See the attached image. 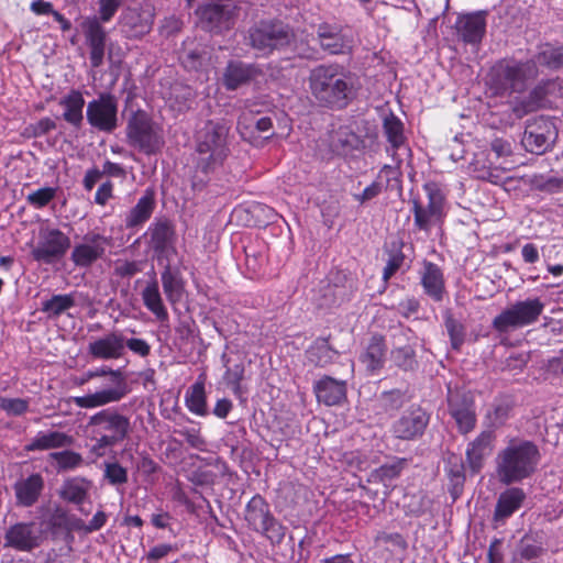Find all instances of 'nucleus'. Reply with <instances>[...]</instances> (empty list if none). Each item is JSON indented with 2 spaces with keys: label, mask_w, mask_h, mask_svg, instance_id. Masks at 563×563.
<instances>
[{
  "label": "nucleus",
  "mask_w": 563,
  "mask_h": 563,
  "mask_svg": "<svg viewBox=\"0 0 563 563\" xmlns=\"http://www.w3.org/2000/svg\"><path fill=\"white\" fill-rule=\"evenodd\" d=\"M486 11L459 15L455 22L459 38L466 44H479L486 33Z\"/></svg>",
  "instance_id": "nucleus-21"
},
{
  "label": "nucleus",
  "mask_w": 563,
  "mask_h": 563,
  "mask_svg": "<svg viewBox=\"0 0 563 563\" xmlns=\"http://www.w3.org/2000/svg\"><path fill=\"white\" fill-rule=\"evenodd\" d=\"M110 243L111 238L88 232L82 236V242L74 246L70 260L78 267H90L96 261L104 256L106 249Z\"/></svg>",
  "instance_id": "nucleus-16"
},
{
  "label": "nucleus",
  "mask_w": 563,
  "mask_h": 563,
  "mask_svg": "<svg viewBox=\"0 0 563 563\" xmlns=\"http://www.w3.org/2000/svg\"><path fill=\"white\" fill-rule=\"evenodd\" d=\"M222 361L224 363V366L227 367V371L224 373V380L229 386L232 387V389L238 393L241 388V382L244 378V364L242 362L234 363L233 365H230L231 358L228 357V355L224 353L222 354Z\"/></svg>",
  "instance_id": "nucleus-56"
},
{
  "label": "nucleus",
  "mask_w": 563,
  "mask_h": 563,
  "mask_svg": "<svg viewBox=\"0 0 563 563\" xmlns=\"http://www.w3.org/2000/svg\"><path fill=\"white\" fill-rule=\"evenodd\" d=\"M126 143L146 155H155L164 146L162 129L144 110L132 111L125 126Z\"/></svg>",
  "instance_id": "nucleus-7"
},
{
  "label": "nucleus",
  "mask_w": 563,
  "mask_h": 563,
  "mask_svg": "<svg viewBox=\"0 0 563 563\" xmlns=\"http://www.w3.org/2000/svg\"><path fill=\"white\" fill-rule=\"evenodd\" d=\"M536 64L547 66L551 69L563 67V46H552L545 44L536 57Z\"/></svg>",
  "instance_id": "nucleus-51"
},
{
  "label": "nucleus",
  "mask_w": 563,
  "mask_h": 563,
  "mask_svg": "<svg viewBox=\"0 0 563 563\" xmlns=\"http://www.w3.org/2000/svg\"><path fill=\"white\" fill-rule=\"evenodd\" d=\"M96 15L86 16L80 26L85 36V43L89 48V60L93 68H99L103 64L104 53L108 41V32Z\"/></svg>",
  "instance_id": "nucleus-15"
},
{
  "label": "nucleus",
  "mask_w": 563,
  "mask_h": 563,
  "mask_svg": "<svg viewBox=\"0 0 563 563\" xmlns=\"http://www.w3.org/2000/svg\"><path fill=\"white\" fill-rule=\"evenodd\" d=\"M317 37L321 48L330 54H343L351 48V41L343 34V26L338 23L318 24Z\"/></svg>",
  "instance_id": "nucleus-22"
},
{
  "label": "nucleus",
  "mask_w": 563,
  "mask_h": 563,
  "mask_svg": "<svg viewBox=\"0 0 563 563\" xmlns=\"http://www.w3.org/2000/svg\"><path fill=\"white\" fill-rule=\"evenodd\" d=\"M244 518L251 529L265 536L272 544H280L286 527L274 517L268 503L258 494L253 496L245 507Z\"/></svg>",
  "instance_id": "nucleus-9"
},
{
  "label": "nucleus",
  "mask_w": 563,
  "mask_h": 563,
  "mask_svg": "<svg viewBox=\"0 0 563 563\" xmlns=\"http://www.w3.org/2000/svg\"><path fill=\"white\" fill-rule=\"evenodd\" d=\"M91 486L92 482L86 477L77 476L66 479L59 489V497L69 504L78 506V510L81 514L88 515L89 510H86L82 504L88 499Z\"/></svg>",
  "instance_id": "nucleus-29"
},
{
  "label": "nucleus",
  "mask_w": 563,
  "mask_h": 563,
  "mask_svg": "<svg viewBox=\"0 0 563 563\" xmlns=\"http://www.w3.org/2000/svg\"><path fill=\"white\" fill-rule=\"evenodd\" d=\"M555 137L556 130L553 121L541 115L527 122L521 142L528 152L542 155L552 148Z\"/></svg>",
  "instance_id": "nucleus-14"
},
{
  "label": "nucleus",
  "mask_w": 563,
  "mask_h": 563,
  "mask_svg": "<svg viewBox=\"0 0 563 563\" xmlns=\"http://www.w3.org/2000/svg\"><path fill=\"white\" fill-rule=\"evenodd\" d=\"M155 10L151 4L125 8L118 20L121 34L128 40H140L152 31Z\"/></svg>",
  "instance_id": "nucleus-13"
},
{
  "label": "nucleus",
  "mask_w": 563,
  "mask_h": 563,
  "mask_svg": "<svg viewBox=\"0 0 563 563\" xmlns=\"http://www.w3.org/2000/svg\"><path fill=\"white\" fill-rule=\"evenodd\" d=\"M407 464L406 459H394L372 472V477L385 482L398 477Z\"/></svg>",
  "instance_id": "nucleus-54"
},
{
  "label": "nucleus",
  "mask_w": 563,
  "mask_h": 563,
  "mask_svg": "<svg viewBox=\"0 0 563 563\" xmlns=\"http://www.w3.org/2000/svg\"><path fill=\"white\" fill-rule=\"evenodd\" d=\"M540 457V451L532 441L511 440L496 459L500 482L509 485L530 477L536 472Z\"/></svg>",
  "instance_id": "nucleus-4"
},
{
  "label": "nucleus",
  "mask_w": 563,
  "mask_h": 563,
  "mask_svg": "<svg viewBox=\"0 0 563 563\" xmlns=\"http://www.w3.org/2000/svg\"><path fill=\"white\" fill-rule=\"evenodd\" d=\"M230 126L223 121H208L198 133L196 141L195 174L191 178L194 190L201 191L213 174L230 154Z\"/></svg>",
  "instance_id": "nucleus-1"
},
{
  "label": "nucleus",
  "mask_w": 563,
  "mask_h": 563,
  "mask_svg": "<svg viewBox=\"0 0 563 563\" xmlns=\"http://www.w3.org/2000/svg\"><path fill=\"white\" fill-rule=\"evenodd\" d=\"M103 479L114 487L123 486L129 481L128 470L119 462H106L103 468Z\"/></svg>",
  "instance_id": "nucleus-53"
},
{
  "label": "nucleus",
  "mask_w": 563,
  "mask_h": 563,
  "mask_svg": "<svg viewBox=\"0 0 563 563\" xmlns=\"http://www.w3.org/2000/svg\"><path fill=\"white\" fill-rule=\"evenodd\" d=\"M380 401L386 411H395L405 404V393L400 389L384 391Z\"/></svg>",
  "instance_id": "nucleus-62"
},
{
  "label": "nucleus",
  "mask_w": 563,
  "mask_h": 563,
  "mask_svg": "<svg viewBox=\"0 0 563 563\" xmlns=\"http://www.w3.org/2000/svg\"><path fill=\"white\" fill-rule=\"evenodd\" d=\"M387 346L385 339L380 334H373L364 350L360 355V362L371 374L379 372L386 361Z\"/></svg>",
  "instance_id": "nucleus-31"
},
{
  "label": "nucleus",
  "mask_w": 563,
  "mask_h": 563,
  "mask_svg": "<svg viewBox=\"0 0 563 563\" xmlns=\"http://www.w3.org/2000/svg\"><path fill=\"white\" fill-rule=\"evenodd\" d=\"M236 7L230 1L212 2L201 10V21L210 31L214 29H229L233 22Z\"/></svg>",
  "instance_id": "nucleus-25"
},
{
  "label": "nucleus",
  "mask_w": 563,
  "mask_h": 563,
  "mask_svg": "<svg viewBox=\"0 0 563 563\" xmlns=\"http://www.w3.org/2000/svg\"><path fill=\"white\" fill-rule=\"evenodd\" d=\"M448 411L461 434L472 432L477 423L475 395L462 386H448Z\"/></svg>",
  "instance_id": "nucleus-10"
},
{
  "label": "nucleus",
  "mask_w": 563,
  "mask_h": 563,
  "mask_svg": "<svg viewBox=\"0 0 563 563\" xmlns=\"http://www.w3.org/2000/svg\"><path fill=\"white\" fill-rule=\"evenodd\" d=\"M164 294L170 303L180 301L185 288V282L180 269L172 266L169 261L164 265L161 275Z\"/></svg>",
  "instance_id": "nucleus-40"
},
{
  "label": "nucleus",
  "mask_w": 563,
  "mask_h": 563,
  "mask_svg": "<svg viewBox=\"0 0 563 563\" xmlns=\"http://www.w3.org/2000/svg\"><path fill=\"white\" fill-rule=\"evenodd\" d=\"M423 189L428 197V205L423 206L428 210L429 216L437 217L442 220L444 217L445 196L437 183L430 181L423 185Z\"/></svg>",
  "instance_id": "nucleus-45"
},
{
  "label": "nucleus",
  "mask_w": 563,
  "mask_h": 563,
  "mask_svg": "<svg viewBox=\"0 0 563 563\" xmlns=\"http://www.w3.org/2000/svg\"><path fill=\"white\" fill-rule=\"evenodd\" d=\"M57 188L43 187L26 196V201L30 206L36 209L46 207L55 197Z\"/></svg>",
  "instance_id": "nucleus-59"
},
{
  "label": "nucleus",
  "mask_w": 563,
  "mask_h": 563,
  "mask_svg": "<svg viewBox=\"0 0 563 563\" xmlns=\"http://www.w3.org/2000/svg\"><path fill=\"white\" fill-rule=\"evenodd\" d=\"M525 499L526 494L522 488L510 487L504 490L497 499L494 520L496 522H504L521 508Z\"/></svg>",
  "instance_id": "nucleus-33"
},
{
  "label": "nucleus",
  "mask_w": 563,
  "mask_h": 563,
  "mask_svg": "<svg viewBox=\"0 0 563 563\" xmlns=\"http://www.w3.org/2000/svg\"><path fill=\"white\" fill-rule=\"evenodd\" d=\"M273 129V120L269 115L258 117L252 111L243 112L238 120L236 130L244 140L254 137V133H267Z\"/></svg>",
  "instance_id": "nucleus-39"
},
{
  "label": "nucleus",
  "mask_w": 563,
  "mask_h": 563,
  "mask_svg": "<svg viewBox=\"0 0 563 563\" xmlns=\"http://www.w3.org/2000/svg\"><path fill=\"white\" fill-rule=\"evenodd\" d=\"M179 60L187 70H199L206 60V53L200 47L184 49L179 55Z\"/></svg>",
  "instance_id": "nucleus-58"
},
{
  "label": "nucleus",
  "mask_w": 563,
  "mask_h": 563,
  "mask_svg": "<svg viewBox=\"0 0 563 563\" xmlns=\"http://www.w3.org/2000/svg\"><path fill=\"white\" fill-rule=\"evenodd\" d=\"M70 247V239L59 229L40 231L37 244L32 247L31 256L43 264H54L60 261Z\"/></svg>",
  "instance_id": "nucleus-11"
},
{
  "label": "nucleus",
  "mask_w": 563,
  "mask_h": 563,
  "mask_svg": "<svg viewBox=\"0 0 563 563\" xmlns=\"http://www.w3.org/2000/svg\"><path fill=\"white\" fill-rule=\"evenodd\" d=\"M429 423L428 413L420 407H411L393 424V433L401 440H415L421 437Z\"/></svg>",
  "instance_id": "nucleus-20"
},
{
  "label": "nucleus",
  "mask_w": 563,
  "mask_h": 563,
  "mask_svg": "<svg viewBox=\"0 0 563 563\" xmlns=\"http://www.w3.org/2000/svg\"><path fill=\"white\" fill-rule=\"evenodd\" d=\"M86 118L91 128L112 133L118 128V99L109 92H102L87 104Z\"/></svg>",
  "instance_id": "nucleus-12"
},
{
  "label": "nucleus",
  "mask_w": 563,
  "mask_h": 563,
  "mask_svg": "<svg viewBox=\"0 0 563 563\" xmlns=\"http://www.w3.org/2000/svg\"><path fill=\"white\" fill-rule=\"evenodd\" d=\"M412 205V213L415 220V227L420 230L428 232L434 224L441 221V219L437 217H431L428 213V210L423 209V205L417 198L411 199Z\"/></svg>",
  "instance_id": "nucleus-55"
},
{
  "label": "nucleus",
  "mask_w": 563,
  "mask_h": 563,
  "mask_svg": "<svg viewBox=\"0 0 563 563\" xmlns=\"http://www.w3.org/2000/svg\"><path fill=\"white\" fill-rule=\"evenodd\" d=\"M128 393L129 387L126 382H120V384H113L112 388L98 390L85 396L74 397L73 401L79 408H97L112 402H118L124 398Z\"/></svg>",
  "instance_id": "nucleus-24"
},
{
  "label": "nucleus",
  "mask_w": 563,
  "mask_h": 563,
  "mask_svg": "<svg viewBox=\"0 0 563 563\" xmlns=\"http://www.w3.org/2000/svg\"><path fill=\"white\" fill-rule=\"evenodd\" d=\"M75 305V298L71 294L53 295L49 299L42 302L41 310L45 312L49 319H56Z\"/></svg>",
  "instance_id": "nucleus-46"
},
{
  "label": "nucleus",
  "mask_w": 563,
  "mask_h": 563,
  "mask_svg": "<svg viewBox=\"0 0 563 563\" xmlns=\"http://www.w3.org/2000/svg\"><path fill=\"white\" fill-rule=\"evenodd\" d=\"M0 409L9 416H21L29 409V401L22 398H7L0 396Z\"/></svg>",
  "instance_id": "nucleus-60"
},
{
  "label": "nucleus",
  "mask_w": 563,
  "mask_h": 563,
  "mask_svg": "<svg viewBox=\"0 0 563 563\" xmlns=\"http://www.w3.org/2000/svg\"><path fill=\"white\" fill-rule=\"evenodd\" d=\"M245 44L262 56L284 52L296 44L294 27L279 19H265L251 25L245 35Z\"/></svg>",
  "instance_id": "nucleus-5"
},
{
  "label": "nucleus",
  "mask_w": 563,
  "mask_h": 563,
  "mask_svg": "<svg viewBox=\"0 0 563 563\" xmlns=\"http://www.w3.org/2000/svg\"><path fill=\"white\" fill-rule=\"evenodd\" d=\"M186 405L192 413L198 416H206L208 413L205 385L202 383H196L190 387V391L186 397Z\"/></svg>",
  "instance_id": "nucleus-50"
},
{
  "label": "nucleus",
  "mask_w": 563,
  "mask_h": 563,
  "mask_svg": "<svg viewBox=\"0 0 563 563\" xmlns=\"http://www.w3.org/2000/svg\"><path fill=\"white\" fill-rule=\"evenodd\" d=\"M151 247L158 262L167 260L176 252V231L174 223L167 218L156 219L148 228Z\"/></svg>",
  "instance_id": "nucleus-17"
},
{
  "label": "nucleus",
  "mask_w": 563,
  "mask_h": 563,
  "mask_svg": "<svg viewBox=\"0 0 563 563\" xmlns=\"http://www.w3.org/2000/svg\"><path fill=\"white\" fill-rule=\"evenodd\" d=\"M421 285L426 295L437 302L443 300L445 294L442 269L434 263L424 261L421 273Z\"/></svg>",
  "instance_id": "nucleus-35"
},
{
  "label": "nucleus",
  "mask_w": 563,
  "mask_h": 563,
  "mask_svg": "<svg viewBox=\"0 0 563 563\" xmlns=\"http://www.w3.org/2000/svg\"><path fill=\"white\" fill-rule=\"evenodd\" d=\"M412 333L409 328H399L394 333L390 360L393 364L404 372H416L419 367L415 346L409 344V335Z\"/></svg>",
  "instance_id": "nucleus-19"
},
{
  "label": "nucleus",
  "mask_w": 563,
  "mask_h": 563,
  "mask_svg": "<svg viewBox=\"0 0 563 563\" xmlns=\"http://www.w3.org/2000/svg\"><path fill=\"white\" fill-rule=\"evenodd\" d=\"M514 409V402L510 398L504 397L495 399L492 409L486 413V420L490 428H499L506 423Z\"/></svg>",
  "instance_id": "nucleus-44"
},
{
  "label": "nucleus",
  "mask_w": 563,
  "mask_h": 563,
  "mask_svg": "<svg viewBox=\"0 0 563 563\" xmlns=\"http://www.w3.org/2000/svg\"><path fill=\"white\" fill-rule=\"evenodd\" d=\"M383 131L394 150L393 156H396L399 150L409 151V148L405 146L406 136L404 134V123L395 114L390 113L384 118Z\"/></svg>",
  "instance_id": "nucleus-42"
},
{
  "label": "nucleus",
  "mask_w": 563,
  "mask_h": 563,
  "mask_svg": "<svg viewBox=\"0 0 563 563\" xmlns=\"http://www.w3.org/2000/svg\"><path fill=\"white\" fill-rule=\"evenodd\" d=\"M545 549L536 536L526 533L518 542L511 556V563H538Z\"/></svg>",
  "instance_id": "nucleus-37"
},
{
  "label": "nucleus",
  "mask_w": 563,
  "mask_h": 563,
  "mask_svg": "<svg viewBox=\"0 0 563 563\" xmlns=\"http://www.w3.org/2000/svg\"><path fill=\"white\" fill-rule=\"evenodd\" d=\"M48 456L56 462L55 468L58 473L74 471L84 464L82 455L70 450L52 452Z\"/></svg>",
  "instance_id": "nucleus-48"
},
{
  "label": "nucleus",
  "mask_w": 563,
  "mask_h": 563,
  "mask_svg": "<svg viewBox=\"0 0 563 563\" xmlns=\"http://www.w3.org/2000/svg\"><path fill=\"white\" fill-rule=\"evenodd\" d=\"M126 347L132 353H134L141 357H147L151 354V345L143 339H137V338L126 339L123 335V343H122V354L123 355L125 353Z\"/></svg>",
  "instance_id": "nucleus-64"
},
{
  "label": "nucleus",
  "mask_w": 563,
  "mask_h": 563,
  "mask_svg": "<svg viewBox=\"0 0 563 563\" xmlns=\"http://www.w3.org/2000/svg\"><path fill=\"white\" fill-rule=\"evenodd\" d=\"M404 243L401 241H393L387 250L389 257L383 271V279L387 283L405 262V254L401 251Z\"/></svg>",
  "instance_id": "nucleus-49"
},
{
  "label": "nucleus",
  "mask_w": 563,
  "mask_h": 563,
  "mask_svg": "<svg viewBox=\"0 0 563 563\" xmlns=\"http://www.w3.org/2000/svg\"><path fill=\"white\" fill-rule=\"evenodd\" d=\"M336 351L329 344L328 338H318L308 350L309 360L317 366H325L332 362Z\"/></svg>",
  "instance_id": "nucleus-47"
},
{
  "label": "nucleus",
  "mask_w": 563,
  "mask_h": 563,
  "mask_svg": "<svg viewBox=\"0 0 563 563\" xmlns=\"http://www.w3.org/2000/svg\"><path fill=\"white\" fill-rule=\"evenodd\" d=\"M75 439L62 431L38 432L26 445L25 451H46L59 448H69L74 444Z\"/></svg>",
  "instance_id": "nucleus-36"
},
{
  "label": "nucleus",
  "mask_w": 563,
  "mask_h": 563,
  "mask_svg": "<svg viewBox=\"0 0 563 563\" xmlns=\"http://www.w3.org/2000/svg\"><path fill=\"white\" fill-rule=\"evenodd\" d=\"M537 75L538 68L533 60L500 62L487 74L486 85L494 96L522 92Z\"/></svg>",
  "instance_id": "nucleus-6"
},
{
  "label": "nucleus",
  "mask_w": 563,
  "mask_h": 563,
  "mask_svg": "<svg viewBox=\"0 0 563 563\" xmlns=\"http://www.w3.org/2000/svg\"><path fill=\"white\" fill-rule=\"evenodd\" d=\"M444 472L449 479L448 490L455 501L462 494L465 483V466L462 456L450 453L444 460Z\"/></svg>",
  "instance_id": "nucleus-34"
},
{
  "label": "nucleus",
  "mask_w": 563,
  "mask_h": 563,
  "mask_svg": "<svg viewBox=\"0 0 563 563\" xmlns=\"http://www.w3.org/2000/svg\"><path fill=\"white\" fill-rule=\"evenodd\" d=\"M550 86H552L551 82L539 84L527 96L517 99L512 104L515 117L521 119L531 112L545 108L549 102Z\"/></svg>",
  "instance_id": "nucleus-27"
},
{
  "label": "nucleus",
  "mask_w": 563,
  "mask_h": 563,
  "mask_svg": "<svg viewBox=\"0 0 563 563\" xmlns=\"http://www.w3.org/2000/svg\"><path fill=\"white\" fill-rule=\"evenodd\" d=\"M539 297L518 300L493 319L492 327L499 333L536 323L544 310Z\"/></svg>",
  "instance_id": "nucleus-8"
},
{
  "label": "nucleus",
  "mask_w": 563,
  "mask_h": 563,
  "mask_svg": "<svg viewBox=\"0 0 563 563\" xmlns=\"http://www.w3.org/2000/svg\"><path fill=\"white\" fill-rule=\"evenodd\" d=\"M531 186L539 191L554 194L563 190V179L559 177L534 175L530 180Z\"/></svg>",
  "instance_id": "nucleus-57"
},
{
  "label": "nucleus",
  "mask_w": 563,
  "mask_h": 563,
  "mask_svg": "<svg viewBox=\"0 0 563 563\" xmlns=\"http://www.w3.org/2000/svg\"><path fill=\"white\" fill-rule=\"evenodd\" d=\"M47 526L53 533L69 532L70 527L67 512L57 508L48 519Z\"/></svg>",
  "instance_id": "nucleus-63"
},
{
  "label": "nucleus",
  "mask_w": 563,
  "mask_h": 563,
  "mask_svg": "<svg viewBox=\"0 0 563 563\" xmlns=\"http://www.w3.org/2000/svg\"><path fill=\"white\" fill-rule=\"evenodd\" d=\"M86 429L95 441L90 452L98 457L125 441L133 430L130 418L115 408L102 409L89 417Z\"/></svg>",
  "instance_id": "nucleus-3"
},
{
  "label": "nucleus",
  "mask_w": 563,
  "mask_h": 563,
  "mask_svg": "<svg viewBox=\"0 0 563 563\" xmlns=\"http://www.w3.org/2000/svg\"><path fill=\"white\" fill-rule=\"evenodd\" d=\"M309 89L319 106L343 109L354 98V82L350 73L339 64H321L308 76Z\"/></svg>",
  "instance_id": "nucleus-2"
},
{
  "label": "nucleus",
  "mask_w": 563,
  "mask_h": 563,
  "mask_svg": "<svg viewBox=\"0 0 563 563\" xmlns=\"http://www.w3.org/2000/svg\"><path fill=\"white\" fill-rule=\"evenodd\" d=\"M13 489L19 506L32 507L44 489V479L41 474L34 473L24 479L18 481Z\"/></svg>",
  "instance_id": "nucleus-30"
},
{
  "label": "nucleus",
  "mask_w": 563,
  "mask_h": 563,
  "mask_svg": "<svg viewBox=\"0 0 563 563\" xmlns=\"http://www.w3.org/2000/svg\"><path fill=\"white\" fill-rule=\"evenodd\" d=\"M64 108L63 119L79 130L84 122L85 99L79 90L73 89L59 100Z\"/></svg>",
  "instance_id": "nucleus-38"
},
{
  "label": "nucleus",
  "mask_w": 563,
  "mask_h": 563,
  "mask_svg": "<svg viewBox=\"0 0 563 563\" xmlns=\"http://www.w3.org/2000/svg\"><path fill=\"white\" fill-rule=\"evenodd\" d=\"M346 382L324 375L313 386L319 402L327 406L340 405L346 398Z\"/></svg>",
  "instance_id": "nucleus-28"
},
{
  "label": "nucleus",
  "mask_w": 563,
  "mask_h": 563,
  "mask_svg": "<svg viewBox=\"0 0 563 563\" xmlns=\"http://www.w3.org/2000/svg\"><path fill=\"white\" fill-rule=\"evenodd\" d=\"M155 209V194L153 190H146L137 200L136 205L130 210L125 218V227L134 229L145 223Z\"/></svg>",
  "instance_id": "nucleus-41"
},
{
  "label": "nucleus",
  "mask_w": 563,
  "mask_h": 563,
  "mask_svg": "<svg viewBox=\"0 0 563 563\" xmlns=\"http://www.w3.org/2000/svg\"><path fill=\"white\" fill-rule=\"evenodd\" d=\"M142 272V262L118 260L114 264L113 274L120 278H131Z\"/></svg>",
  "instance_id": "nucleus-61"
},
{
  "label": "nucleus",
  "mask_w": 563,
  "mask_h": 563,
  "mask_svg": "<svg viewBox=\"0 0 563 563\" xmlns=\"http://www.w3.org/2000/svg\"><path fill=\"white\" fill-rule=\"evenodd\" d=\"M496 435L493 430L482 431L467 446L466 461L473 473L483 467V461L494 449Z\"/></svg>",
  "instance_id": "nucleus-26"
},
{
  "label": "nucleus",
  "mask_w": 563,
  "mask_h": 563,
  "mask_svg": "<svg viewBox=\"0 0 563 563\" xmlns=\"http://www.w3.org/2000/svg\"><path fill=\"white\" fill-rule=\"evenodd\" d=\"M142 299L144 306L157 318V320L162 322L168 320V312L163 303L158 283L155 279L148 283L143 289Z\"/></svg>",
  "instance_id": "nucleus-43"
},
{
  "label": "nucleus",
  "mask_w": 563,
  "mask_h": 563,
  "mask_svg": "<svg viewBox=\"0 0 563 563\" xmlns=\"http://www.w3.org/2000/svg\"><path fill=\"white\" fill-rule=\"evenodd\" d=\"M444 325L450 336L452 349L460 351L466 335L464 324L456 320L450 312H448L444 317Z\"/></svg>",
  "instance_id": "nucleus-52"
},
{
  "label": "nucleus",
  "mask_w": 563,
  "mask_h": 563,
  "mask_svg": "<svg viewBox=\"0 0 563 563\" xmlns=\"http://www.w3.org/2000/svg\"><path fill=\"white\" fill-rule=\"evenodd\" d=\"M33 526L32 522H18L11 526L4 533V547L13 548L19 551H31L37 547Z\"/></svg>",
  "instance_id": "nucleus-32"
},
{
  "label": "nucleus",
  "mask_w": 563,
  "mask_h": 563,
  "mask_svg": "<svg viewBox=\"0 0 563 563\" xmlns=\"http://www.w3.org/2000/svg\"><path fill=\"white\" fill-rule=\"evenodd\" d=\"M123 333L111 331L89 342L88 354L96 360H118L122 354Z\"/></svg>",
  "instance_id": "nucleus-23"
},
{
  "label": "nucleus",
  "mask_w": 563,
  "mask_h": 563,
  "mask_svg": "<svg viewBox=\"0 0 563 563\" xmlns=\"http://www.w3.org/2000/svg\"><path fill=\"white\" fill-rule=\"evenodd\" d=\"M262 75V68L255 63L230 59L222 73V85L228 91H234Z\"/></svg>",
  "instance_id": "nucleus-18"
}]
</instances>
